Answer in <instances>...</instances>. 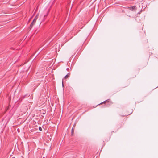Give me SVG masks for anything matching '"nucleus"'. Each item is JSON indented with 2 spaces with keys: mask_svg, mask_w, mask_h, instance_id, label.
Returning <instances> with one entry per match:
<instances>
[{
  "mask_svg": "<svg viewBox=\"0 0 158 158\" xmlns=\"http://www.w3.org/2000/svg\"><path fill=\"white\" fill-rule=\"evenodd\" d=\"M73 132H74V130L72 128V134H73Z\"/></svg>",
  "mask_w": 158,
  "mask_h": 158,
  "instance_id": "39448f33",
  "label": "nucleus"
},
{
  "mask_svg": "<svg viewBox=\"0 0 158 158\" xmlns=\"http://www.w3.org/2000/svg\"><path fill=\"white\" fill-rule=\"evenodd\" d=\"M70 74L69 73L68 74H67L65 76V77H64V79H67V78H68V77H69V75Z\"/></svg>",
  "mask_w": 158,
  "mask_h": 158,
  "instance_id": "7ed1b4c3",
  "label": "nucleus"
},
{
  "mask_svg": "<svg viewBox=\"0 0 158 158\" xmlns=\"http://www.w3.org/2000/svg\"><path fill=\"white\" fill-rule=\"evenodd\" d=\"M131 11H135L136 10V7L135 6H133L128 8Z\"/></svg>",
  "mask_w": 158,
  "mask_h": 158,
  "instance_id": "f03ea898",
  "label": "nucleus"
},
{
  "mask_svg": "<svg viewBox=\"0 0 158 158\" xmlns=\"http://www.w3.org/2000/svg\"><path fill=\"white\" fill-rule=\"evenodd\" d=\"M38 15L39 14H37V15H36L35 18L34 19L32 22L31 23L30 25V28H31L32 27L33 25L35 24L36 21L38 18Z\"/></svg>",
  "mask_w": 158,
  "mask_h": 158,
  "instance_id": "f257e3e1",
  "label": "nucleus"
},
{
  "mask_svg": "<svg viewBox=\"0 0 158 158\" xmlns=\"http://www.w3.org/2000/svg\"><path fill=\"white\" fill-rule=\"evenodd\" d=\"M105 101H104L102 103H104Z\"/></svg>",
  "mask_w": 158,
  "mask_h": 158,
  "instance_id": "0eeeda50",
  "label": "nucleus"
},
{
  "mask_svg": "<svg viewBox=\"0 0 158 158\" xmlns=\"http://www.w3.org/2000/svg\"><path fill=\"white\" fill-rule=\"evenodd\" d=\"M62 85L63 86V81L62 82Z\"/></svg>",
  "mask_w": 158,
  "mask_h": 158,
  "instance_id": "423d86ee",
  "label": "nucleus"
},
{
  "mask_svg": "<svg viewBox=\"0 0 158 158\" xmlns=\"http://www.w3.org/2000/svg\"><path fill=\"white\" fill-rule=\"evenodd\" d=\"M39 130L40 131H41L42 130V128L41 127H39Z\"/></svg>",
  "mask_w": 158,
  "mask_h": 158,
  "instance_id": "20e7f679",
  "label": "nucleus"
}]
</instances>
